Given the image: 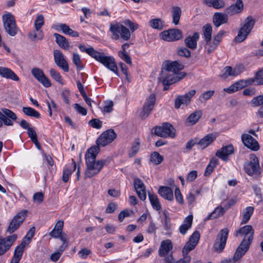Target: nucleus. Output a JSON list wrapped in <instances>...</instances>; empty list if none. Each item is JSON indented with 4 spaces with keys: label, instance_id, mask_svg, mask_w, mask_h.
I'll return each mask as SVG.
<instances>
[{
    "label": "nucleus",
    "instance_id": "nucleus-33",
    "mask_svg": "<svg viewBox=\"0 0 263 263\" xmlns=\"http://www.w3.org/2000/svg\"><path fill=\"white\" fill-rule=\"evenodd\" d=\"M193 216L190 215L184 220L183 223L179 227V232L182 235H185L187 231L192 227Z\"/></svg>",
    "mask_w": 263,
    "mask_h": 263
},
{
    "label": "nucleus",
    "instance_id": "nucleus-26",
    "mask_svg": "<svg viewBox=\"0 0 263 263\" xmlns=\"http://www.w3.org/2000/svg\"><path fill=\"white\" fill-rule=\"evenodd\" d=\"M52 27L57 31L62 30L63 33L72 37H78L79 35L77 31L73 30L65 24L54 25Z\"/></svg>",
    "mask_w": 263,
    "mask_h": 263
},
{
    "label": "nucleus",
    "instance_id": "nucleus-19",
    "mask_svg": "<svg viewBox=\"0 0 263 263\" xmlns=\"http://www.w3.org/2000/svg\"><path fill=\"white\" fill-rule=\"evenodd\" d=\"M244 6L242 0H236L234 4L227 7L224 12L230 16H232L236 14L240 13L243 10Z\"/></svg>",
    "mask_w": 263,
    "mask_h": 263
},
{
    "label": "nucleus",
    "instance_id": "nucleus-55",
    "mask_svg": "<svg viewBox=\"0 0 263 263\" xmlns=\"http://www.w3.org/2000/svg\"><path fill=\"white\" fill-rule=\"evenodd\" d=\"M177 53L179 55L186 58H190L191 54L190 50L186 47H181L179 48Z\"/></svg>",
    "mask_w": 263,
    "mask_h": 263
},
{
    "label": "nucleus",
    "instance_id": "nucleus-30",
    "mask_svg": "<svg viewBox=\"0 0 263 263\" xmlns=\"http://www.w3.org/2000/svg\"><path fill=\"white\" fill-rule=\"evenodd\" d=\"M0 76L8 79L15 81H18V77L10 68L5 67H0Z\"/></svg>",
    "mask_w": 263,
    "mask_h": 263
},
{
    "label": "nucleus",
    "instance_id": "nucleus-17",
    "mask_svg": "<svg viewBox=\"0 0 263 263\" xmlns=\"http://www.w3.org/2000/svg\"><path fill=\"white\" fill-rule=\"evenodd\" d=\"M54 60L55 64L64 71H69V66L63 54L59 50L53 51Z\"/></svg>",
    "mask_w": 263,
    "mask_h": 263
},
{
    "label": "nucleus",
    "instance_id": "nucleus-2",
    "mask_svg": "<svg viewBox=\"0 0 263 263\" xmlns=\"http://www.w3.org/2000/svg\"><path fill=\"white\" fill-rule=\"evenodd\" d=\"M100 150L98 146H91L87 149L85 154L87 167L85 173V179L91 178L98 174L105 165L106 162L105 160L96 161V157Z\"/></svg>",
    "mask_w": 263,
    "mask_h": 263
},
{
    "label": "nucleus",
    "instance_id": "nucleus-7",
    "mask_svg": "<svg viewBox=\"0 0 263 263\" xmlns=\"http://www.w3.org/2000/svg\"><path fill=\"white\" fill-rule=\"evenodd\" d=\"M94 59L108 69L117 74L118 68L115 60L112 57L107 56L104 52L98 51Z\"/></svg>",
    "mask_w": 263,
    "mask_h": 263
},
{
    "label": "nucleus",
    "instance_id": "nucleus-20",
    "mask_svg": "<svg viewBox=\"0 0 263 263\" xmlns=\"http://www.w3.org/2000/svg\"><path fill=\"white\" fill-rule=\"evenodd\" d=\"M195 90H192L183 96H179L176 99L175 102V107L178 109L181 104H188L190 103L191 98L195 95Z\"/></svg>",
    "mask_w": 263,
    "mask_h": 263
},
{
    "label": "nucleus",
    "instance_id": "nucleus-39",
    "mask_svg": "<svg viewBox=\"0 0 263 263\" xmlns=\"http://www.w3.org/2000/svg\"><path fill=\"white\" fill-rule=\"evenodd\" d=\"M148 197L153 208L156 211L160 210L161 209V205L157 196L156 194L148 193Z\"/></svg>",
    "mask_w": 263,
    "mask_h": 263
},
{
    "label": "nucleus",
    "instance_id": "nucleus-15",
    "mask_svg": "<svg viewBox=\"0 0 263 263\" xmlns=\"http://www.w3.org/2000/svg\"><path fill=\"white\" fill-rule=\"evenodd\" d=\"M31 74L44 87L47 88L51 86L50 80L45 75L42 69L39 68H34L31 70Z\"/></svg>",
    "mask_w": 263,
    "mask_h": 263
},
{
    "label": "nucleus",
    "instance_id": "nucleus-8",
    "mask_svg": "<svg viewBox=\"0 0 263 263\" xmlns=\"http://www.w3.org/2000/svg\"><path fill=\"white\" fill-rule=\"evenodd\" d=\"M152 134L158 136L167 138H174L175 136V130L173 126L170 123H164L162 126H156L154 127Z\"/></svg>",
    "mask_w": 263,
    "mask_h": 263
},
{
    "label": "nucleus",
    "instance_id": "nucleus-25",
    "mask_svg": "<svg viewBox=\"0 0 263 263\" xmlns=\"http://www.w3.org/2000/svg\"><path fill=\"white\" fill-rule=\"evenodd\" d=\"M245 241H241L233 257L234 260H236L238 263L239 262L240 259L241 257L248 251L250 246V245H249L248 244H245Z\"/></svg>",
    "mask_w": 263,
    "mask_h": 263
},
{
    "label": "nucleus",
    "instance_id": "nucleus-59",
    "mask_svg": "<svg viewBox=\"0 0 263 263\" xmlns=\"http://www.w3.org/2000/svg\"><path fill=\"white\" fill-rule=\"evenodd\" d=\"M72 61L78 68L82 69L83 68L81 65L80 57L78 54L75 53L73 54Z\"/></svg>",
    "mask_w": 263,
    "mask_h": 263
},
{
    "label": "nucleus",
    "instance_id": "nucleus-4",
    "mask_svg": "<svg viewBox=\"0 0 263 263\" xmlns=\"http://www.w3.org/2000/svg\"><path fill=\"white\" fill-rule=\"evenodd\" d=\"M110 31L114 35L113 39L117 40L120 37L125 41H128L130 37V32L128 29L120 23L110 24Z\"/></svg>",
    "mask_w": 263,
    "mask_h": 263
},
{
    "label": "nucleus",
    "instance_id": "nucleus-57",
    "mask_svg": "<svg viewBox=\"0 0 263 263\" xmlns=\"http://www.w3.org/2000/svg\"><path fill=\"white\" fill-rule=\"evenodd\" d=\"M119 57L123 60L127 64L131 65L132 63L130 56L127 53L126 51H119Z\"/></svg>",
    "mask_w": 263,
    "mask_h": 263
},
{
    "label": "nucleus",
    "instance_id": "nucleus-14",
    "mask_svg": "<svg viewBox=\"0 0 263 263\" xmlns=\"http://www.w3.org/2000/svg\"><path fill=\"white\" fill-rule=\"evenodd\" d=\"M17 238V236L15 234L8 236L5 238H2L0 237V256L4 254L10 249Z\"/></svg>",
    "mask_w": 263,
    "mask_h": 263
},
{
    "label": "nucleus",
    "instance_id": "nucleus-12",
    "mask_svg": "<svg viewBox=\"0 0 263 263\" xmlns=\"http://www.w3.org/2000/svg\"><path fill=\"white\" fill-rule=\"evenodd\" d=\"M253 235L254 230L250 225H247L237 230L234 234L235 237H238V236H244L242 241H245V243L248 244L249 245H251L252 242Z\"/></svg>",
    "mask_w": 263,
    "mask_h": 263
},
{
    "label": "nucleus",
    "instance_id": "nucleus-37",
    "mask_svg": "<svg viewBox=\"0 0 263 263\" xmlns=\"http://www.w3.org/2000/svg\"><path fill=\"white\" fill-rule=\"evenodd\" d=\"M63 221L59 220L56 223L54 228L49 233V235L52 237L58 238L63 232Z\"/></svg>",
    "mask_w": 263,
    "mask_h": 263
},
{
    "label": "nucleus",
    "instance_id": "nucleus-16",
    "mask_svg": "<svg viewBox=\"0 0 263 263\" xmlns=\"http://www.w3.org/2000/svg\"><path fill=\"white\" fill-rule=\"evenodd\" d=\"M242 143L248 148L253 151H257L260 146L257 140L249 134H244L241 136Z\"/></svg>",
    "mask_w": 263,
    "mask_h": 263
},
{
    "label": "nucleus",
    "instance_id": "nucleus-29",
    "mask_svg": "<svg viewBox=\"0 0 263 263\" xmlns=\"http://www.w3.org/2000/svg\"><path fill=\"white\" fill-rule=\"evenodd\" d=\"M228 15L229 14H227L226 13H215L213 17V22L214 25L216 27H218L221 25L227 23L228 21Z\"/></svg>",
    "mask_w": 263,
    "mask_h": 263
},
{
    "label": "nucleus",
    "instance_id": "nucleus-6",
    "mask_svg": "<svg viewBox=\"0 0 263 263\" xmlns=\"http://www.w3.org/2000/svg\"><path fill=\"white\" fill-rule=\"evenodd\" d=\"M2 21L5 31L11 36H15L17 33L18 28L14 16L10 13H8L3 15Z\"/></svg>",
    "mask_w": 263,
    "mask_h": 263
},
{
    "label": "nucleus",
    "instance_id": "nucleus-64",
    "mask_svg": "<svg viewBox=\"0 0 263 263\" xmlns=\"http://www.w3.org/2000/svg\"><path fill=\"white\" fill-rule=\"evenodd\" d=\"M73 107L76 110L79 114L85 116L87 114V110L86 108L80 106L79 104L76 103L73 105Z\"/></svg>",
    "mask_w": 263,
    "mask_h": 263
},
{
    "label": "nucleus",
    "instance_id": "nucleus-46",
    "mask_svg": "<svg viewBox=\"0 0 263 263\" xmlns=\"http://www.w3.org/2000/svg\"><path fill=\"white\" fill-rule=\"evenodd\" d=\"M28 36L31 41H35V40H41L44 37L42 30L36 31L35 29L30 32Z\"/></svg>",
    "mask_w": 263,
    "mask_h": 263
},
{
    "label": "nucleus",
    "instance_id": "nucleus-21",
    "mask_svg": "<svg viewBox=\"0 0 263 263\" xmlns=\"http://www.w3.org/2000/svg\"><path fill=\"white\" fill-rule=\"evenodd\" d=\"M234 153V147L232 144L223 146L217 151L215 154L216 157L224 161L228 160V156Z\"/></svg>",
    "mask_w": 263,
    "mask_h": 263
},
{
    "label": "nucleus",
    "instance_id": "nucleus-3",
    "mask_svg": "<svg viewBox=\"0 0 263 263\" xmlns=\"http://www.w3.org/2000/svg\"><path fill=\"white\" fill-rule=\"evenodd\" d=\"M255 22V20L252 16H248L245 20L244 24L240 28L237 35L235 38V40L238 43L243 41L253 29Z\"/></svg>",
    "mask_w": 263,
    "mask_h": 263
},
{
    "label": "nucleus",
    "instance_id": "nucleus-5",
    "mask_svg": "<svg viewBox=\"0 0 263 263\" xmlns=\"http://www.w3.org/2000/svg\"><path fill=\"white\" fill-rule=\"evenodd\" d=\"M250 161L247 162L244 164L246 173L249 176H259L261 174V169L259 161L255 154H252L249 156Z\"/></svg>",
    "mask_w": 263,
    "mask_h": 263
},
{
    "label": "nucleus",
    "instance_id": "nucleus-44",
    "mask_svg": "<svg viewBox=\"0 0 263 263\" xmlns=\"http://www.w3.org/2000/svg\"><path fill=\"white\" fill-rule=\"evenodd\" d=\"M254 210V209L252 206H248L245 209L243 213V218L241 222V224L247 223L248 222L253 213Z\"/></svg>",
    "mask_w": 263,
    "mask_h": 263
},
{
    "label": "nucleus",
    "instance_id": "nucleus-52",
    "mask_svg": "<svg viewBox=\"0 0 263 263\" xmlns=\"http://www.w3.org/2000/svg\"><path fill=\"white\" fill-rule=\"evenodd\" d=\"M79 49L82 52H86L93 58H94L96 54H97L98 52V51L95 50L92 47L87 48L84 45H80L79 46Z\"/></svg>",
    "mask_w": 263,
    "mask_h": 263
},
{
    "label": "nucleus",
    "instance_id": "nucleus-34",
    "mask_svg": "<svg viewBox=\"0 0 263 263\" xmlns=\"http://www.w3.org/2000/svg\"><path fill=\"white\" fill-rule=\"evenodd\" d=\"M53 36L55 38L56 43L61 48L65 50H67L69 48V42L65 36L57 33H54Z\"/></svg>",
    "mask_w": 263,
    "mask_h": 263
},
{
    "label": "nucleus",
    "instance_id": "nucleus-48",
    "mask_svg": "<svg viewBox=\"0 0 263 263\" xmlns=\"http://www.w3.org/2000/svg\"><path fill=\"white\" fill-rule=\"evenodd\" d=\"M72 165H73V169L72 171L68 169V168H65L63 171V176H62V180L64 182H67L69 180V176L71 175L72 172H73L76 170V163L73 160V159L72 160Z\"/></svg>",
    "mask_w": 263,
    "mask_h": 263
},
{
    "label": "nucleus",
    "instance_id": "nucleus-38",
    "mask_svg": "<svg viewBox=\"0 0 263 263\" xmlns=\"http://www.w3.org/2000/svg\"><path fill=\"white\" fill-rule=\"evenodd\" d=\"M202 115V112L201 110H196L189 116L186 119V122L193 125L197 122Z\"/></svg>",
    "mask_w": 263,
    "mask_h": 263
},
{
    "label": "nucleus",
    "instance_id": "nucleus-50",
    "mask_svg": "<svg viewBox=\"0 0 263 263\" xmlns=\"http://www.w3.org/2000/svg\"><path fill=\"white\" fill-rule=\"evenodd\" d=\"M44 25V17L42 14L37 15L34 23L36 31L42 30L41 28Z\"/></svg>",
    "mask_w": 263,
    "mask_h": 263
},
{
    "label": "nucleus",
    "instance_id": "nucleus-63",
    "mask_svg": "<svg viewBox=\"0 0 263 263\" xmlns=\"http://www.w3.org/2000/svg\"><path fill=\"white\" fill-rule=\"evenodd\" d=\"M175 196L176 200L180 204L184 203L183 197L179 188L176 187L175 190Z\"/></svg>",
    "mask_w": 263,
    "mask_h": 263
},
{
    "label": "nucleus",
    "instance_id": "nucleus-58",
    "mask_svg": "<svg viewBox=\"0 0 263 263\" xmlns=\"http://www.w3.org/2000/svg\"><path fill=\"white\" fill-rule=\"evenodd\" d=\"M2 111L4 113V115L6 116L7 117L13 120H16L17 119V117L16 115L11 110L7 109V108H3L2 109Z\"/></svg>",
    "mask_w": 263,
    "mask_h": 263
},
{
    "label": "nucleus",
    "instance_id": "nucleus-62",
    "mask_svg": "<svg viewBox=\"0 0 263 263\" xmlns=\"http://www.w3.org/2000/svg\"><path fill=\"white\" fill-rule=\"evenodd\" d=\"M114 103L112 101H108L105 102V105L103 107V111L106 112H110L112 110Z\"/></svg>",
    "mask_w": 263,
    "mask_h": 263
},
{
    "label": "nucleus",
    "instance_id": "nucleus-35",
    "mask_svg": "<svg viewBox=\"0 0 263 263\" xmlns=\"http://www.w3.org/2000/svg\"><path fill=\"white\" fill-rule=\"evenodd\" d=\"M203 34L205 41V46L211 44L212 39V27L210 24H206L202 27Z\"/></svg>",
    "mask_w": 263,
    "mask_h": 263
},
{
    "label": "nucleus",
    "instance_id": "nucleus-40",
    "mask_svg": "<svg viewBox=\"0 0 263 263\" xmlns=\"http://www.w3.org/2000/svg\"><path fill=\"white\" fill-rule=\"evenodd\" d=\"M149 25L153 29L161 30L164 27V22L161 18H154L149 21Z\"/></svg>",
    "mask_w": 263,
    "mask_h": 263
},
{
    "label": "nucleus",
    "instance_id": "nucleus-24",
    "mask_svg": "<svg viewBox=\"0 0 263 263\" xmlns=\"http://www.w3.org/2000/svg\"><path fill=\"white\" fill-rule=\"evenodd\" d=\"M134 186L139 198L143 201L145 200L146 198V190L142 181L139 178L135 179L134 180Z\"/></svg>",
    "mask_w": 263,
    "mask_h": 263
},
{
    "label": "nucleus",
    "instance_id": "nucleus-36",
    "mask_svg": "<svg viewBox=\"0 0 263 263\" xmlns=\"http://www.w3.org/2000/svg\"><path fill=\"white\" fill-rule=\"evenodd\" d=\"M203 3L209 7L219 9L223 8L226 4L223 0H203Z\"/></svg>",
    "mask_w": 263,
    "mask_h": 263
},
{
    "label": "nucleus",
    "instance_id": "nucleus-53",
    "mask_svg": "<svg viewBox=\"0 0 263 263\" xmlns=\"http://www.w3.org/2000/svg\"><path fill=\"white\" fill-rule=\"evenodd\" d=\"M49 74L53 79L61 84H63V80L60 73L54 69L49 70Z\"/></svg>",
    "mask_w": 263,
    "mask_h": 263
},
{
    "label": "nucleus",
    "instance_id": "nucleus-61",
    "mask_svg": "<svg viewBox=\"0 0 263 263\" xmlns=\"http://www.w3.org/2000/svg\"><path fill=\"white\" fill-rule=\"evenodd\" d=\"M44 196L43 193L42 192L35 193L33 196V201L38 203H42L44 200Z\"/></svg>",
    "mask_w": 263,
    "mask_h": 263
},
{
    "label": "nucleus",
    "instance_id": "nucleus-27",
    "mask_svg": "<svg viewBox=\"0 0 263 263\" xmlns=\"http://www.w3.org/2000/svg\"><path fill=\"white\" fill-rule=\"evenodd\" d=\"M27 243L24 240H23L21 244L17 246L14 250L13 256L10 263H19L21 260L24 248Z\"/></svg>",
    "mask_w": 263,
    "mask_h": 263
},
{
    "label": "nucleus",
    "instance_id": "nucleus-43",
    "mask_svg": "<svg viewBox=\"0 0 263 263\" xmlns=\"http://www.w3.org/2000/svg\"><path fill=\"white\" fill-rule=\"evenodd\" d=\"M225 213V210L222 207H217L205 219V220L216 218Z\"/></svg>",
    "mask_w": 263,
    "mask_h": 263
},
{
    "label": "nucleus",
    "instance_id": "nucleus-45",
    "mask_svg": "<svg viewBox=\"0 0 263 263\" xmlns=\"http://www.w3.org/2000/svg\"><path fill=\"white\" fill-rule=\"evenodd\" d=\"M23 112L27 116L34 117L36 118H40V113L34 109L30 107H23Z\"/></svg>",
    "mask_w": 263,
    "mask_h": 263
},
{
    "label": "nucleus",
    "instance_id": "nucleus-23",
    "mask_svg": "<svg viewBox=\"0 0 263 263\" xmlns=\"http://www.w3.org/2000/svg\"><path fill=\"white\" fill-rule=\"evenodd\" d=\"M218 136V135L217 133L209 134L198 141L197 144L199 145L202 149H204L212 143Z\"/></svg>",
    "mask_w": 263,
    "mask_h": 263
},
{
    "label": "nucleus",
    "instance_id": "nucleus-18",
    "mask_svg": "<svg viewBox=\"0 0 263 263\" xmlns=\"http://www.w3.org/2000/svg\"><path fill=\"white\" fill-rule=\"evenodd\" d=\"M156 102V96L155 94H151L145 103L143 110L141 114L142 118H146L150 114L154 108Z\"/></svg>",
    "mask_w": 263,
    "mask_h": 263
},
{
    "label": "nucleus",
    "instance_id": "nucleus-13",
    "mask_svg": "<svg viewBox=\"0 0 263 263\" xmlns=\"http://www.w3.org/2000/svg\"><path fill=\"white\" fill-rule=\"evenodd\" d=\"M161 38L166 41L172 42L179 40L183 37L182 32L178 29H170L160 34Z\"/></svg>",
    "mask_w": 263,
    "mask_h": 263
},
{
    "label": "nucleus",
    "instance_id": "nucleus-28",
    "mask_svg": "<svg viewBox=\"0 0 263 263\" xmlns=\"http://www.w3.org/2000/svg\"><path fill=\"white\" fill-rule=\"evenodd\" d=\"M224 33L225 31L221 30L214 36L213 42L211 40V44L207 45L208 46V52L209 53H211L216 49L219 43L221 41Z\"/></svg>",
    "mask_w": 263,
    "mask_h": 263
},
{
    "label": "nucleus",
    "instance_id": "nucleus-9",
    "mask_svg": "<svg viewBox=\"0 0 263 263\" xmlns=\"http://www.w3.org/2000/svg\"><path fill=\"white\" fill-rule=\"evenodd\" d=\"M28 211L24 210L18 213L11 220L7 229V232L12 234L23 223L27 216Z\"/></svg>",
    "mask_w": 263,
    "mask_h": 263
},
{
    "label": "nucleus",
    "instance_id": "nucleus-11",
    "mask_svg": "<svg viewBox=\"0 0 263 263\" xmlns=\"http://www.w3.org/2000/svg\"><path fill=\"white\" fill-rule=\"evenodd\" d=\"M117 135L114 130L110 129L103 132L97 139L96 144L93 146H105L110 143L116 138Z\"/></svg>",
    "mask_w": 263,
    "mask_h": 263
},
{
    "label": "nucleus",
    "instance_id": "nucleus-32",
    "mask_svg": "<svg viewBox=\"0 0 263 263\" xmlns=\"http://www.w3.org/2000/svg\"><path fill=\"white\" fill-rule=\"evenodd\" d=\"M173 249V245L169 239L163 240L161 242L160 247L159 249V254L160 256L166 255L168 252Z\"/></svg>",
    "mask_w": 263,
    "mask_h": 263
},
{
    "label": "nucleus",
    "instance_id": "nucleus-41",
    "mask_svg": "<svg viewBox=\"0 0 263 263\" xmlns=\"http://www.w3.org/2000/svg\"><path fill=\"white\" fill-rule=\"evenodd\" d=\"M173 22L175 25H178L179 23V20L181 15V10L180 7L178 6H174L172 10Z\"/></svg>",
    "mask_w": 263,
    "mask_h": 263
},
{
    "label": "nucleus",
    "instance_id": "nucleus-22",
    "mask_svg": "<svg viewBox=\"0 0 263 263\" xmlns=\"http://www.w3.org/2000/svg\"><path fill=\"white\" fill-rule=\"evenodd\" d=\"M199 39V34L195 32L192 35H189L184 39L186 47L191 50H195L197 47V41Z\"/></svg>",
    "mask_w": 263,
    "mask_h": 263
},
{
    "label": "nucleus",
    "instance_id": "nucleus-56",
    "mask_svg": "<svg viewBox=\"0 0 263 263\" xmlns=\"http://www.w3.org/2000/svg\"><path fill=\"white\" fill-rule=\"evenodd\" d=\"M251 103L253 106H259L263 104V95L254 98Z\"/></svg>",
    "mask_w": 263,
    "mask_h": 263
},
{
    "label": "nucleus",
    "instance_id": "nucleus-60",
    "mask_svg": "<svg viewBox=\"0 0 263 263\" xmlns=\"http://www.w3.org/2000/svg\"><path fill=\"white\" fill-rule=\"evenodd\" d=\"M102 122L98 119H93L89 121V124L93 128L100 129L102 127Z\"/></svg>",
    "mask_w": 263,
    "mask_h": 263
},
{
    "label": "nucleus",
    "instance_id": "nucleus-31",
    "mask_svg": "<svg viewBox=\"0 0 263 263\" xmlns=\"http://www.w3.org/2000/svg\"><path fill=\"white\" fill-rule=\"evenodd\" d=\"M159 194L163 198L168 201H173L174 199L173 192L172 189L168 186H161L158 189Z\"/></svg>",
    "mask_w": 263,
    "mask_h": 263
},
{
    "label": "nucleus",
    "instance_id": "nucleus-49",
    "mask_svg": "<svg viewBox=\"0 0 263 263\" xmlns=\"http://www.w3.org/2000/svg\"><path fill=\"white\" fill-rule=\"evenodd\" d=\"M163 160V156L157 152L152 153L151 155L150 161L155 165L160 164Z\"/></svg>",
    "mask_w": 263,
    "mask_h": 263
},
{
    "label": "nucleus",
    "instance_id": "nucleus-54",
    "mask_svg": "<svg viewBox=\"0 0 263 263\" xmlns=\"http://www.w3.org/2000/svg\"><path fill=\"white\" fill-rule=\"evenodd\" d=\"M214 90H208L202 93L199 97V100L201 102H203L210 99L211 97L214 95Z\"/></svg>",
    "mask_w": 263,
    "mask_h": 263
},
{
    "label": "nucleus",
    "instance_id": "nucleus-10",
    "mask_svg": "<svg viewBox=\"0 0 263 263\" xmlns=\"http://www.w3.org/2000/svg\"><path fill=\"white\" fill-rule=\"evenodd\" d=\"M229 234L228 228L221 229L217 235L213 246L214 250L218 253H221L224 249Z\"/></svg>",
    "mask_w": 263,
    "mask_h": 263
},
{
    "label": "nucleus",
    "instance_id": "nucleus-47",
    "mask_svg": "<svg viewBox=\"0 0 263 263\" xmlns=\"http://www.w3.org/2000/svg\"><path fill=\"white\" fill-rule=\"evenodd\" d=\"M140 144V142L139 139H136L132 144L130 151L128 154L129 157H133L136 155L139 150Z\"/></svg>",
    "mask_w": 263,
    "mask_h": 263
},
{
    "label": "nucleus",
    "instance_id": "nucleus-1",
    "mask_svg": "<svg viewBox=\"0 0 263 263\" xmlns=\"http://www.w3.org/2000/svg\"><path fill=\"white\" fill-rule=\"evenodd\" d=\"M183 68L184 66L177 61L168 62L165 64L160 78L164 86V90H168L170 85L180 81L185 76V72H179Z\"/></svg>",
    "mask_w": 263,
    "mask_h": 263
},
{
    "label": "nucleus",
    "instance_id": "nucleus-42",
    "mask_svg": "<svg viewBox=\"0 0 263 263\" xmlns=\"http://www.w3.org/2000/svg\"><path fill=\"white\" fill-rule=\"evenodd\" d=\"M218 159L215 157H213L211 159L210 163L207 166L204 173V176H209L213 172L215 167L218 164Z\"/></svg>",
    "mask_w": 263,
    "mask_h": 263
},
{
    "label": "nucleus",
    "instance_id": "nucleus-51",
    "mask_svg": "<svg viewBox=\"0 0 263 263\" xmlns=\"http://www.w3.org/2000/svg\"><path fill=\"white\" fill-rule=\"evenodd\" d=\"M229 76L234 77L232 67L228 66L224 68L222 73L220 74V77L222 79H226Z\"/></svg>",
    "mask_w": 263,
    "mask_h": 263
}]
</instances>
